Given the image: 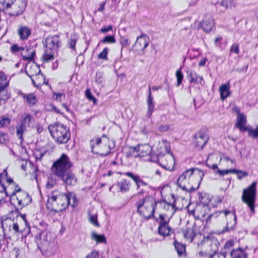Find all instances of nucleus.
Returning <instances> with one entry per match:
<instances>
[{"label":"nucleus","instance_id":"obj_48","mask_svg":"<svg viewBox=\"0 0 258 258\" xmlns=\"http://www.w3.org/2000/svg\"><path fill=\"white\" fill-rule=\"evenodd\" d=\"M85 95L86 97L89 100L92 101L94 103L97 101L96 98L92 95L91 92L89 89H87L85 91Z\"/></svg>","mask_w":258,"mask_h":258},{"label":"nucleus","instance_id":"obj_61","mask_svg":"<svg viewBox=\"0 0 258 258\" xmlns=\"http://www.w3.org/2000/svg\"><path fill=\"white\" fill-rule=\"evenodd\" d=\"M121 44L122 47H126L129 46L130 42L128 39H123L121 41Z\"/></svg>","mask_w":258,"mask_h":258},{"label":"nucleus","instance_id":"obj_58","mask_svg":"<svg viewBox=\"0 0 258 258\" xmlns=\"http://www.w3.org/2000/svg\"><path fill=\"white\" fill-rule=\"evenodd\" d=\"M10 51L13 53L19 51V46L17 44H14L10 47Z\"/></svg>","mask_w":258,"mask_h":258},{"label":"nucleus","instance_id":"obj_32","mask_svg":"<svg viewBox=\"0 0 258 258\" xmlns=\"http://www.w3.org/2000/svg\"><path fill=\"white\" fill-rule=\"evenodd\" d=\"M9 82L7 75L0 71V91H4L9 86Z\"/></svg>","mask_w":258,"mask_h":258},{"label":"nucleus","instance_id":"obj_8","mask_svg":"<svg viewBox=\"0 0 258 258\" xmlns=\"http://www.w3.org/2000/svg\"><path fill=\"white\" fill-rule=\"evenodd\" d=\"M48 130L55 142L58 145L66 144L71 139L69 127L60 122L50 124Z\"/></svg>","mask_w":258,"mask_h":258},{"label":"nucleus","instance_id":"obj_29","mask_svg":"<svg viewBox=\"0 0 258 258\" xmlns=\"http://www.w3.org/2000/svg\"><path fill=\"white\" fill-rule=\"evenodd\" d=\"M214 26V21L212 17L210 15L206 16L203 19L201 23V27L206 32H210Z\"/></svg>","mask_w":258,"mask_h":258},{"label":"nucleus","instance_id":"obj_14","mask_svg":"<svg viewBox=\"0 0 258 258\" xmlns=\"http://www.w3.org/2000/svg\"><path fill=\"white\" fill-rule=\"evenodd\" d=\"M157 161L163 168L169 171L174 170L175 160L172 154L169 153L164 154L160 152L157 156Z\"/></svg>","mask_w":258,"mask_h":258},{"label":"nucleus","instance_id":"obj_57","mask_svg":"<svg viewBox=\"0 0 258 258\" xmlns=\"http://www.w3.org/2000/svg\"><path fill=\"white\" fill-rule=\"evenodd\" d=\"M230 52L238 54L239 52L238 45L236 44H233L230 48Z\"/></svg>","mask_w":258,"mask_h":258},{"label":"nucleus","instance_id":"obj_40","mask_svg":"<svg viewBox=\"0 0 258 258\" xmlns=\"http://www.w3.org/2000/svg\"><path fill=\"white\" fill-rule=\"evenodd\" d=\"M44 154V152L40 149H34L32 150V156L36 161L41 160Z\"/></svg>","mask_w":258,"mask_h":258},{"label":"nucleus","instance_id":"obj_21","mask_svg":"<svg viewBox=\"0 0 258 258\" xmlns=\"http://www.w3.org/2000/svg\"><path fill=\"white\" fill-rule=\"evenodd\" d=\"M41 70L38 65H37L36 63L33 62H28L25 67V72L26 74L29 76L30 78L35 76L36 75L40 73Z\"/></svg>","mask_w":258,"mask_h":258},{"label":"nucleus","instance_id":"obj_23","mask_svg":"<svg viewBox=\"0 0 258 258\" xmlns=\"http://www.w3.org/2000/svg\"><path fill=\"white\" fill-rule=\"evenodd\" d=\"M30 79L34 86L37 88H40L43 85L48 84V81L46 80L41 72Z\"/></svg>","mask_w":258,"mask_h":258},{"label":"nucleus","instance_id":"obj_17","mask_svg":"<svg viewBox=\"0 0 258 258\" xmlns=\"http://www.w3.org/2000/svg\"><path fill=\"white\" fill-rule=\"evenodd\" d=\"M149 38L145 33H142L138 36L134 45L137 51H143L149 45Z\"/></svg>","mask_w":258,"mask_h":258},{"label":"nucleus","instance_id":"obj_44","mask_svg":"<svg viewBox=\"0 0 258 258\" xmlns=\"http://www.w3.org/2000/svg\"><path fill=\"white\" fill-rule=\"evenodd\" d=\"M248 132V136L253 138H258V127L256 128L248 127L246 131Z\"/></svg>","mask_w":258,"mask_h":258},{"label":"nucleus","instance_id":"obj_37","mask_svg":"<svg viewBox=\"0 0 258 258\" xmlns=\"http://www.w3.org/2000/svg\"><path fill=\"white\" fill-rule=\"evenodd\" d=\"M232 258H246V254L241 248L233 249L231 252Z\"/></svg>","mask_w":258,"mask_h":258},{"label":"nucleus","instance_id":"obj_47","mask_svg":"<svg viewBox=\"0 0 258 258\" xmlns=\"http://www.w3.org/2000/svg\"><path fill=\"white\" fill-rule=\"evenodd\" d=\"M77 42V39L76 38H73L71 37L69 41H68V45L70 48L72 49L73 50H76V45Z\"/></svg>","mask_w":258,"mask_h":258},{"label":"nucleus","instance_id":"obj_50","mask_svg":"<svg viewBox=\"0 0 258 258\" xmlns=\"http://www.w3.org/2000/svg\"><path fill=\"white\" fill-rule=\"evenodd\" d=\"M56 183V181L52 177H48L46 183L47 188L50 189L52 188Z\"/></svg>","mask_w":258,"mask_h":258},{"label":"nucleus","instance_id":"obj_25","mask_svg":"<svg viewBox=\"0 0 258 258\" xmlns=\"http://www.w3.org/2000/svg\"><path fill=\"white\" fill-rule=\"evenodd\" d=\"M31 28L27 25H20L17 29V34L21 40H26L31 34Z\"/></svg>","mask_w":258,"mask_h":258},{"label":"nucleus","instance_id":"obj_9","mask_svg":"<svg viewBox=\"0 0 258 258\" xmlns=\"http://www.w3.org/2000/svg\"><path fill=\"white\" fill-rule=\"evenodd\" d=\"M10 198L17 206V208L20 209L28 205L32 201L31 197L27 192L22 190L14 180Z\"/></svg>","mask_w":258,"mask_h":258},{"label":"nucleus","instance_id":"obj_43","mask_svg":"<svg viewBox=\"0 0 258 258\" xmlns=\"http://www.w3.org/2000/svg\"><path fill=\"white\" fill-rule=\"evenodd\" d=\"M108 49L107 47L103 48V50L98 54V58L104 60H108Z\"/></svg>","mask_w":258,"mask_h":258},{"label":"nucleus","instance_id":"obj_63","mask_svg":"<svg viewBox=\"0 0 258 258\" xmlns=\"http://www.w3.org/2000/svg\"><path fill=\"white\" fill-rule=\"evenodd\" d=\"M55 99L56 100H59V101H61V98H65V94L63 93H57L55 94Z\"/></svg>","mask_w":258,"mask_h":258},{"label":"nucleus","instance_id":"obj_12","mask_svg":"<svg viewBox=\"0 0 258 258\" xmlns=\"http://www.w3.org/2000/svg\"><path fill=\"white\" fill-rule=\"evenodd\" d=\"M33 119V116L31 114L25 113L21 117L20 120V124L16 126V136L20 140L21 144L24 142V134L27 131V127L30 126V123Z\"/></svg>","mask_w":258,"mask_h":258},{"label":"nucleus","instance_id":"obj_19","mask_svg":"<svg viewBox=\"0 0 258 258\" xmlns=\"http://www.w3.org/2000/svg\"><path fill=\"white\" fill-rule=\"evenodd\" d=\"M18 94L19 96L24 100L29 106H34L37 103V98L35 93L26 94L21 91H19Z\"/></svg>","mask_w":258,"mask_h":258},{"label":"nucleus","instance_id":"obj_33","mask_svg":"<svg viewBox=\"0 0 258 258\" xmlns=\"http://www.w3.org/2000/svg\"><path fill=\"white\" fill-rule=\"evenodd\" d=\"M221 99L222 100H225L227 97L230 96V85L228 83L226 84H223L221 86L219 89Z\"/></svg>","mask_w":258,"mask_h":258},{"label":"nucleus","instance_id":"obj_53","mask_svg":"<svg viewBox=\"0 0 258 258\" xmlns=\"http://www.w3.org/2000/svg\"><path fill=\"white\" fill-rule=\"evenodd\" d=\"M8 241L5 238V236H1L0 238V249L1 248H5L7 246Z\"/></svg>","mask_w":258,"mask_h":258},{"label":"nucleus","instance_id":"obj_15","mask_svg":"<svg viewBox=\"0 0 258 258\" xmlns=\"http://www.w3.org/2000/svg\"><path fill=\"white\" fill-rule=\"evenodd\" d=\"M61 45V41L58 35H49L45 39L44 46L50 51H57Z\"/></svg>","mask_w":258,"mask_h":258},{"label":"nucleus","instance_id":"obj_22","mask_svg":"<svg viewBox=\"0 0 258 258\" xmlns=\"http://www.w3.org/2000/svg\"><path fill=\"white\" fill-rule=\"evenodd\" d=\"M135 150L137 151L138 156L145 157L151 154L152 148L149 144H143L135 147Z\"/></svg>","mask_w":258,"mask_h":258},{"label":"nucleus","instance_id":"obj_60","mask_svg":"<svg viewBox=\"0 0 258 258\" xmlns=\"http://www.w3.org/2000/svg\"><path fill=\"white\" fill-rule=\"evenodd\" d=\"M36 129L37 133L41 134L43 132L44 129L42 125L40 123H37L36 125Z\"/></svg>","mask_w":258,"mask_h":258},{"label":"nucleus","instance_id":"obj_54","mask_svg":"<svg viewBox=\"0 0 258 258\" xmlns=\"http://www.w3.org/2000/svg\"><path fill=\"white\" fill-rule=\"evenodd\" d=\"M12 229L16 233H22L23 231V229L20 228V225L17 222L13 223V226H12Z\"/></svg>","mask_w":258,"mask_h":258},{"label":"nucleus","instance_id":"obj_55","mask_svg":"<svg viewBox=\"0 0 258 258\" xmlns=\"http://www.w3.org/2000/svg\"><path fill=\"white\" fill-rule=\"evenodd\" d=\"M99 254L98 251L94 250L87 254L85 258H99Z\"/></svg>","mask_w":258,"mask_h":258},{"label":"nucleus","instance_id":"obj_36","mask_svg":"<svg viewBox=\"0 0 258 258\" xmlns=\"http://www.w3.org/2000/svg\"><path fill=\"white\" fill-rule=\"evenodd\" d=\"M91 238L95 240L97 244L107 243V239L104 234H97L95 232H92L91 234Z\"/></svg>","mask_w":258,"mask_h":258},{"label":"nucleus","instance_id":"obj_27","mask_svg":"<svg viewBox=\"0 0 258 258\" xmlns=\"http://www.w3.org/2000/svg\"><path fill=\"white\" fill-rule=\"evenodd\" d=\"M23 60L33 61L36 55V51L32 47H26V50L21 53Z\"/></svg>","mask_w":258,"mask_h":258},{"label":"nucleus","instance_id":"obj_38","mask_svg":"<svg viewBox=\"0 0 258 258\" xmlns=\"http://www.w3.org/2000/svg\"><path fill=\"white\" fill-rule=\"evenodd\" d=\"M55 51H50L49 49L45 48V52L42 55V60L44 62H49L54 59V52Z\"/></svg>","mask_w":258,"mask_h":258},{"label":"nucleus","instance_id":"obj_18","mask_svg":"<svg viewBox=\"0 0 258 258\" xmlns=\"http://www.w3.org/2000/svg\"><path fill=\"white\" fill-rule=\"evenodd\" d=\"M117 174L119 175H125L132 179V180L134 181L136 185L137 189H139L140 188H141L142 186H147L148 184V183L144 181L139 175L135 174L132 172H117Z\"/></svg>","mask_w":258,"mask_h":258},{"label":"nucleus","instance_id":"obj_4","mask_svg":"<svg viewBox=\"0 0 258 258\" xmlns=\"http://www.w3.org/2000/svg\"><path fill=\"white\" fill-rule=\"evenodd\" d=\"M204 175L203 171L198 168L185 170L178 177V186L187 192L195 190L199 187Z\"/></svg>","mask_w":258,"mask_h":258},{"label":"nucleus","instance_id":"obj_20","mask_svg":"<svg viewBox=\"0 0 258 258\" xmlns=\"http://www.w3.org/2000/svg\"><path fill=\"white\" fill-rule=\"evenodd\" d=\"M221 160L222 158H221L219 154L216 153L210 154L208 157L206 164L212 169L218 170L219 169L218 168L217 163L221 162ZM217 173H218V171Z\"/></svg>","mask_w":258,"mask_h":258},{"label":"nucleus","instance_id":"obj_26","mask_svg":"<svg viewBox=\"0 0 258 258\" xmlns=\"http://www.w3.org/2000/svg\"><path fill=\"white\" fill-rule=\"evenodd\" d=\"M246 123V116L240 112H238L237 115L236 122L235 125L237 127L239 128L240 131L245 132L248 130L245 124Z\"/></svg>","mask_w":258,"mask_h":258},{"label":"nucleus","instance_id":"obj_51","mask_svg":"<svg viewBox=\"0 0 258 258\" xmlns=\"http://www.w3.org/2000/svg\"><path fill=\"white\" fill-rule=\"evenodd\" d=\"M183 255L185 256L186 255L185 252V246L184 244H178V256Z\"/></svg>","mask_w":258,"mask_h":258},{"label":"nucleus","instance_id":"obj_7","mask_svg":"<svg viewBox=\"0 0 258 258\" xmlns=\"http://www.w3.org/2000/svg\"><path fill=\"white\" fill-rule=\"evenodd\" d=\"M211 217L216 219V227L219 232L223 233L233 229L236 223L235 213L229 211L216 212Z\"/></svg>","mask_w":258,"mask_h":258},{"label":"nucleus","instance_id":"obj_2","mask_svg":"<svg viewBox=\"0 0 258 258\" xmlns=\"http://www.w3.org/2000/svg\"><path fill=\"white\" fill-rule=\"evenodd\" d=\"M78 204L79 201L74 192L68 191L66 193L57 189L52 191L48 196L47 207L51 211L58 213L66 210L70 205L74 208Z\"/></svg>","mask_w":258,"mask_h":258},{"label":"nucleus","instance_id":"obj_30","mask_svg":"<svg viewBox=\"0 0 258 258\" xmlns=\"http://www.w3.org/2000/svg\"><path fill=\"white\" fill-rule=\"evenodd\" d=\"M229 173H235L238 175V178L239 179H242L244 177H246L248 175V173L246 172L242 171L241 170H235V169H227V170H218V174L221 176L225 174H228Z\"/></svg>","mask_w":258,"mask_h":258},{"label":"nucleus","instance_id":"obj_46","mask_svg":"<svg viewBox=\"0 0 258 258\" xmlns=\"http://www.w3.org/2000/svg\"><path fill=\"white\" fill-rule=\"evenodd\" d=\"M11 122V118L9 117H2L0 119V127H5L8 126Z\"/></svg>","mask_w":258,"mask_h":258},{"label":"nucleus","instance_id":"obj_56","mask_svg":"<svg viewBox=\"0 0 258 258\" xmlns=\"http://www.w3.org/2000/svg\"><path fill=\"white\" fill-rule=\"evenodd\" d=\"M112 29H113L112 25H109L108 26H104V27H102L100 29L99 31H100V33H103V34H105L109 31H112Z\"/></svg>","mask_w":258,"mask_h":258},{"label":"nucleus","instance_id":"obj_39","mask_svg":"<svg viewBox=\"0 0 258 258\" xmlns=\"http://www.w3.org/2000/svg\"><path fill=\"white\" fill-rule=\"evenodd\" d=\"M10 142V137L7 133L0 131V144H8Z\"/></svg>","mask_w":258,"mask_h":258},{"label":"nucleus","instance_id":"obj_42","mask_svg":"<svg viewBox=\"0 0 258 258\" xmlns=\"http://www.w3.org/2000/svg\"><path fill=\"white\" fill-rule=\"evenodd\" d=\"M221 161L222 164L227 167H231L232 164H235V160L230 159L228 157H224Z\"/></svg>","mask_w":258,"mask_h":258},{"label":"nucleus","instance_id":"obj_28","mask_svg":"<svg viewBox=\"0 0 258 258\" xmlns=\"http://www.w3.org/2000/svg\"><path fill=\"white\" fill-rule=\"evenodd\" d=\"M174 229L171 228L169 224L159 225L158 227V234L163 237H166L174 234Z\"/></svg>","mask_w":258,"mask_h":258},{"label":"nucleus","instance_id":"obj_45","mask_svg":"<svg viewBox=\"0 0 258 258\" xmlns=\"http://www.w3.org/2000/svg\"><path fill=\"white\" fill-rule=\"evenodd\" d=\"M16 258H22V256L25 254L24 250L21 247H15L13 249Z\"/></svg>","mask_w":258,"mask_h":258},{"label":"nucleus","instance_id":"obj_3","mask_svg":"<svg viewBox=\"0 0 258 258\" xmlns=\"http://www.w3.org/2000/svg\"><path fill=\"white\" fill-rule=\"evenodd\" d=\"M135 205L137 213L146 220L154 218L155 211L162 207H169V210H172V207L168 206L165 200L156 201L152 196L149 195L139 199Z\"/></svg>","mask_w":258,"mask_h":258},{"label":"nucleus","instance_id":"obj_24","mask_svg":"<svg viewBox=\"0 0 258 258\" xmlns=\"http://www.w3.org/2000/svg\"><path fill=\"white\" fill-rule=\"evenodd\" d=\"M208 135L204 131H201L195 135V142L199 147H203L208 142Z\"/></svg>","mask_w":258,"mask_h":258},{"label":"nucleus","instance_id":"obj_35","mask_svg":"<svg viewBox=\"0 0 258 258\" xmlns=\"http://www.w3.org/2000/svg\"><path fill=\"white\" fill-rule=\"evenodd\" d=\"M46 109L48 112H51L57 114L64 116V112L59 108L57 107L55 105L52 103H49L45 106Z\"/></svg>","mask_w":258,"mask_h":258},{"label":"nucleus","instance_id":"obj_31","mask_svg":"<svg viewBox=\"0 0 258 258\" xmlns=\"http://www.w3.org/2000/svg\"><path fill=\"white\" fill-rule=\"evenodd\" d=\"M210 248L206 250V253L211 255L210 258H226L225 255L222 253H216L218 250V247L216 243H211Z\"/></svg>","mask_w":258,"mask_h":258},{"label":"nucleus","instance_id":"obj_11","mask_svg":"<svg viewBox=\"0 0 258 258\" xmlns=\"http://www.w3.org/2000/svg\"><path fill=\"white\" fill-rule=\"evenodd\" d=\"M167 204L172 207V210H169V207H168L167 206H166L165 208L162 207V208H160L157 210V211L159 213V215L158 218L155 219V220L159 225L169 224L170 218L176 211L174 202L173 204L167 202Z\"/></svg>","mask_w":258,"mask_h":258},{"label":"nucleus","instance_id":"obj_13","mask_svg":"<svg viewBox=\"0 0 258 258\" xmlns=\"http://www.w3.org/2000/svg\"><path fill=\"white\" fill-rule=\"evenodd\" d=\"M256 184V182H254L248 188L244 189L242 196L243 201L248 205L252 211L254 210Z\"/></svg>","mask_w":258,"mask_h":258},{"label":"nucleus","instance_id":"obj_5","mask_svg":"<svg viewBox=\"0 0 258 258\" xmlns=\"http://www.w3.org/2000/svg\"><path fill=\"white\" fill-rule=\"evenodd\" d=\"M90 146L92 153L104 157L111 153L115 144L106 135L103 134L101 136H94L90 141Z\"/></svg>","mask_w":258,"mask_h":258},{"label":"nucleus","instance_id":"obj_59","mask_svg":"<svg viewBox=\"0 0 258 258\" xmlns=\"http://www.w3.org/2000/svg\"><path fill=\"white\" fill-rule=\"evenodd\" d=\"M147 104H154L153 103V98L151 94V88L150 87H149V95L148 96L147 101Z\"/></svg>","mask_w":258,"mask_h":258},{"label":"nucleus","instance_id":"obj_1","mask_svg":"<svg viewBox=\"0 0 258 258\" xmlns=\"http://www.w3.org/2000/svg\"><path fill=\"white\" fill-rule=\"evenodd\" d=\"M73 163L68 156L62 153L52 163L50 170L53 174L68 186L74 185L77 178L72 170Z\"/></svg>","mask_w":258,"mask_h":258},{"label":"nucleus","instance_id":"obj_64","mask_svg":"<svg viewBox=\"0 0 258 258\" xmlns=\"http://www.w3.org/2000/svg\"><path fill=\"white\" fill-rule=\"evenodd\" d=\"M192 80H194L196 82H197V83H199L200 84H202L203 81V78L200 76L197 77L195 80L194 78H192Z\"/></svg>","mask_w":258,"mask_h":258},{"label":"nucleus","instance_id":"obj_34","mask_svg":"<svg viewBox=\"0 0 258 258\" xmlns=\"http://www.w3.org/2000/svg\"><path fill=\"white\" fill-rule=\"evenodd\" d=\"M219 4L224 10H227L235 7L237 5V0H221Z\"/></svg>","mask_w":258,"mask_h":258},{"label":"nucleus","instance_id":"obj_52","mask_svg":"<svg viewBox=\"0 0 258 258\" xmlns=\"http://www.w3.org/2000/svg\"><path fill=\"white\" fill-rule=\"evenodd\" d=\"M90 222L95 227H98L100 225L98 222L97 217L95 215H91L90 217Z\"/></svg>","mask_w":258,"mask_h":258},{"label":"nucleus","instance_id":"obj_10","mask_svg":"<svg viewBox=\"0 0 258 258\" xmlns=\"http://www.w3.org/2000/svg\"><path fill=\"white\" fill-rule=\"evenodd\" d=\"M40 242L38 247L42 254L46 256H49L54 253V244L50 242V233L46 230L41 232L39 234Z\"/></svg>","mask_w":258,"mask_h":258},{"label":"nucleus","instance_id":"obj_49","mask_svg":"<svg viewBox=\"0 0 258 258\" xmlns=\"http://www.w3.org/2000/svg\"><path fill=\"white\" fill-rule=\"evenodd\" d=\"M148 108L146 113V117L148 118H150L152 116L153 112L154 109V104H147Z\"/></svg>","mask_w":258,"mask_h":258},{"label":"nucleus","instance_id":"obj_41","mask_svg":"<svg viewBox=\"0 0 258 258\" xmlns=\"http://www.w3.org/2000/svg\"><path fill=\"white\" fill-rule=\"evenodd\" d=\"M116 42V39L113 35H107L105 36L101 40V42L104 44H113Z\"/></svg>","mask_w":258,"mask_h":258},{"label":"nucleus","instance_id":"obj_62","mask_svg":"<svg viewBox=\"0 0 258 258\" xmlns=\"http://www.w3.org/2000/svg\"><path fill=\"white\" fill-rule=\"evenodd\" d=\"M106 5V2H102L99 5V7L97 10L98 12H102L105 9V6Z\"/></svg>","mask_w":258,"mask_h":258},{"label":"nucleus","instance_id":"obj_6","mask_svg":"<svg viewBox=\"0 0 258 258\" xmlns=\"http://www.w3.org/2000/svg\"><path fill=\"white\" fill-rule=\"evenodd\" d=\"M27 4V0H0V13L10 18L18 17L25 11Z\"/></svg>","mask_w":258,"mask_h":258},{"label":"nucleus","instance_id":"obj_16","mask_svg":"<svg viewBox=\"0 0 258 258\" xmlns=\"http://www.w3.org/2000/svg\"><path fill=\"white\" fill-rule=\"evenodd\" d=\"M132 183L131 181L126 178H122L112 185L110 188V190H112V192L114 193L124 194L130 191Z\"/></svg>","mask_w":258,"mask_h":258}]
</instances>
